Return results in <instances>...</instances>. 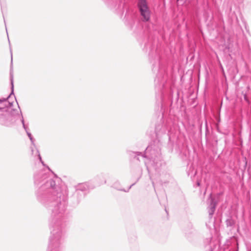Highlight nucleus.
<instances>
[{
    "label": "nucleus",
    "instance_id": "6",
    "mask_svg": "<svg viewBox=\"0 0 251 251\" xmlns=\"http://www.w3.org/2000/svg\"><path fill=\"white\" fill-rule=\"evenodd\" d=\"M22 123H23V127L25 128V129L26 130L27 134L28 137L29 138V139H30V141H31V142L33 143V138H32V137L31 136V133L28 132L27 131L26 127H25V123H24V121L23 119L22 120Z\"/></svg>",
    "mask_w": 251,
    "mask_h": 251
},
{
    "label": "nucleus",
    "instance_id": "9",
    "mask_svg": "<svg viewBox=\"0 0 251 251\" xmlns=\"http://www.w3.org/2000/svg\"><path fill=\"white\" fill-rule=\"evenodd\" d=\"M39 158L40 160H41V157L40 155H39Z\"/></svg>",
    "mask_w": 251,
    "mask_h": 251
},
{
    "label": "nucleus",
    "instance_id": "7",
    "mask_svg": "<svg viewBox=\"0 0 251 251\" xmlns=\"http://www.w3.org/2000/svg\"><path fill=\"white\" fill-rule=\"evenodd\" d=\"M87 187H88V186H87V184L83 183L79 185L78 189H80L81 190H86Z\"/></svg>",
    "mask_w": 251,
    "mask_h": 251
},
{
    "label": "nucleus",
    "instance_id": "3",
    "mask_svg": "<svg viewBox=\"0 0 251 251\" xmlns=\"http://www.w3.org/2000/svg\"><path fill=\"white\" fill-rule=\"evenodd\" d=\"M211 203L210 205V209L209 210V213L210 215H212L215 210V204L213 203V201L212 200H211Z\"/></svg>",
    "mask_w": 251,
    "mask_h": 251
},
{
    "label": "nucleus",
    "instance_id": "1",
    "mask_svg": "<svg viewBox=\"0 0 251 251\" xmlns=\"http://www.w3.org/2000/svg\"><path fill=\"white\" fill-rule=\"evenodd\" d=\"M138 7L143 21H149L150 19L151 11L147 0H138Z\"/></svg>",
    "mask_w": 251,
    "mask_h": 251
},
{
    "label": "nucleus",
    "instance_id": "2",
    "mask_svg": "<svg viewBox=\"0 0 251 251\" xmlns=\"http://www.w3.org/2000/svg\"><path fill=\"white\" fill-rule=\"evenodd\" d=\"M10 115L8 113L0 114V123L3 125H7V123L4 121V119H10Z\"/></svg>",
    "mask_w": 251,
    "mask_h": 251
},
{
    "label": "nucleus",
    "instance_id": "4",
    "mask_svg": "<svg viewBox=\"0 0 251 251\" xmlns=\"http://www.w3.org/2000/svg\"><path fill=\"white\" fill-rule=\"evenodd\" d=\"M22 123H23V127L25 128V129L26 130L27 134L28 137L29 138V139H30V141H31V142L33 143V138H32V137L31 136V133L28 132L27 131L26 127H25V123H24V121L23 119L22 120Z\"/></svg>",
    "mask_w": 251,
    "mask_h": 251
},
{
    "label": "nucleus",
    "instance_id": "5",
    "mask_svg": "<svg viewBox=\"0 0 251 251\" xmlns=\"http://www.w3.org/2000/svg\"><path fill=\"white\" fill-rule=\"evenodd\" d=\"M22 123H23V127L25 128V129L26 130L27 134L28 137L29 138V139H30V141H31V142L33 143V138H32V137L31 136V133L28 132L27 131L26 127H25V123H24V121L23 119L22 120Z\"/></svg>",
    "mask_w": 251,
    "mask_h": 251
},
{
    "label": "nucleus",
    "instance_id": "8",
    "mask_svg": "<svg viewBox=\"0 0 251 251\" xmlns=\"http://www.w3.org/2000/svg\"><path fill=\"white\" fill-rule=\"evenodd\" d=\"M11 83H12V87H13V80H12V79H11Z\"/></svg>",
    "mask_w": 251,
    "mask_h": 251
},
{
    "label": "nucleus",
    "instance_id": "10",
    "mask_svg": "<svg viewBox=\"0 0 251 251\" xmlns=\"http://www.w3.org/2000/svg\"><path fill=\"white\" fill-rule=\"evenodd\" d=\"M198 185L199 186L200 185V183L199 182H198Z\"/></svg>",
    "mask_w": 251,
    "mask_h": 251
},
{
    "label": "nucleus",
    "instance_id": "11",
    "mask_svg": "<svg viewBox=\"0 0 251 251\" xmlns=\"http://www.w3.org/2000/svg\"><path fill=\"white\" fill-rule=\"evenodd\" d=\"M12 59H13L12 55H11V60H12Z\"/></svg>",
    "mask_w": 251,
    "mask_h": 251
}]
</instances>
